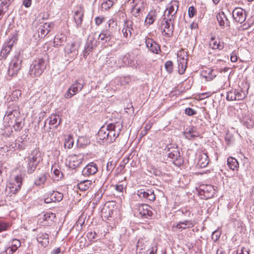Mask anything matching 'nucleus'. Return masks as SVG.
<instances>
[{
    "instance_id": "1",
    "label": "nucleus",
    "mask_w": 254,
    "mask_h": 254,
    "mask_svg": "<svg viewBox=\"0 0 254 254\" xmlns=\"http://www.w3.org/2000/svg\"><path fill=\"white\" fill-rule=\"evenodd\" d=\"M26 163L27 172L29 174L34 173L38 165L42 160L41 153L38 148L33 150L30 154L25 158Z\"/></svg>"
},
{
    "instance_id": "2",
    "label": "nucleus",
    "mask_w": 254,
    "mask_h": 254,
    "mask_svg": "<svg viewBox=\"0 0 254 254\" xmlns=\"http://www.w3.org/2000/svg\"><path fill=\"white\" fill-rule=\"evenodd\" d=\"M46 67L45 60L42 58H37L30 65L29 74L32 77H38L43 72Z\"/></svg>"
},
{
    "instance_id": "3",
    "label": "nucleus",
    "mask_w": 254,
    "mask_h": 254,
    "mask_svg": "<svg viewBox=\"0 0 254 254\" xmlns=\"http://www.w3.org/2000/svg\"><path fill=\"white\" fill-rule=\"evenodd\" d=\"M22 60L18 55L15 56L10 62L7 74L9 76H16L21 67Z\"/></svg>"
},
{
    "instance_id": "4",
    "label": "nucleus",
    "mask_w": 254,
    "mask_h": 254,
    "mask_svg": "<svg viewBox=\"0 0 254 254\" xmlns=\"http://www.w3.org/2000/svg\"><path fill=\"white\" fill-rule=\"evenodd\" d=\"M168 157L173 160V162L177 166H180L183 164V160L180 155V152L177 148H168Z\"/></svg>"
},
{
    "instance_id": "5",
    "label": "nucleus",
    "mask_w": 254,
    "mask_h": 254,
    "mask_svg": "<svg viewBox=\"0 0 254 254\" xmlns=\"http://www.w3.org/2000/svg\"><path fill=\"white\" fill-rule=\"evenodd\" d=\"M84 86V84L81 83L79 80L75 81L68 88L64 94L65 98L68 99L72 97L78 91H81Z\"/></svg>"
},
{
    "instance_id": "6",
    "label": "nucleus",
    "mask_w": 254,
    "mask_h": 254,
    "mask_svg": "<svg viewBox=\"0 0 254 254\" xmlns=\"http://www.w3.org/2000/svg\"><path fill=\"white\" fill-rule=\"evenodd\" d=\"M246 96V93L241 89H232L227 92L226 99L228 101L241 100Z\"/></svg>"
},
{
    "instance_id": "7",
    "label": "nucleus",
    "mask_w": 254,
    "mask_h": 254,
    "mask_svg": "<svg viewBox=\"0 0 254 254\" xmlns=\"http://www.w3.org/2000/svg\"><path fill=\"white\" fill-rule=\"evenodd\" d=\"M198 193L200 195H203V198L208 199L214 194V189L211 185H202L199 187Z\"/></svg>"
},
{
    "instance_id": "8",
    "label": "nucleus",
    "mask_w": 254,
    "mask_h": 254,
    "mask_svg": "<svg viewBox=\"0 0 254 254\" xmlns=\"http://www.w3.org/2000/svg\"><path fill=\"white\" fill-rule=\"evenodd\" d=\"M98 42L93 35H90L87 39L83 51V57L86 58L92 52V50L97 46Z\"/></svg>"
},
{
    "instance_id": "9",
    "label": "nucleus",
    "mask_w": 254,
    "mask_h": 254,
    "mask_svg": "<svg viewBox=\"0 0 254 254\" xmlns=\"http://www.w3.org/2000/svg\"><path fill=\"white\" fill-rule=\"evenodd\" d=\"M107 143H111L113 142L119 136L120 129L119 130H116V125L114 124H110L107 126Z\"/></svg>"
},
{
    "instance_id": "10",
    "label": "nucleus",
    "mask_w": 254,
    "mask_h": 254,
    "mask_svg": "<svg viewBox=\"0 0 254 254\" xmlns=\"http://www.w3.org/2000/svg\"><path fill=\"white\" fill-rule=\"evenodd\" d=\"M152 209L150 205L146 204H141L138 206L139 214L143 218L150 219L153 215Z\"/></svg>"
},
{
    "instance_id": "11",
    "label": "nucleus",
    "mask_w": 254,
    "mask_h": 254,
    "mask_svg": "<svg viewBox=\"0 0 254 254\" xmlns=\"http://www.w3.org/2000/svg\"><path fill=\"white\" fill-rule=\"evenodd\" d=\"M137 194L140 198L146 199L150 201H153L156 198L154 190L152 189H140L137 190Z\"/></svg>"
},
{
    "instance_id": "12",
    "label": "nucleus",
    "mask_w": 254,
    "mask_h": 254,
    "mask_svg": "<svg viewBox=\"0 0 254 254\" xmlns=\"http://www.w3.org/2000/svg\"><path fill=\"white\" fill-rule=\"evenodd\" d=\"M54 27L53 22H46L41 25L38 30V37L44 38Z\"/></svg>"
},
{
    "instance_id": "13",
    "label": "nucleus",
    "mask_w": 254,
    "mask_h": 254,
    "mask_svg": "<svg viewBox=\"0 0 254 254\" xmlns=\"http://www.w3.org/2000/svg\"><path fill=\"white\" fill-rule=\"evenodd\" d=\"M161 24L163 32H164V35L167 37H170L173 35V31L174 30V23H170L166 20V17H164L161 21Z\"/></svg>"
},
{
    "instance_id": "14",
    "label": "nucleus",
    "mask_w": 254,
    "mask_h": 254,
    "mask_svg": "<svg viewBox=\"0 0 254 254\" xmlns=\"http://www.w3.org/2000/svg\"><path fill=\"white\" fill-rule=\"evenodd\" d=\"M233 17L237 22L242 23L246 19L245 11L242 8L236 7L233 11Z\"/></svg>"
},
{
    "instance_id": "15",
    "label": "nucleus",
    "mask_w": 254,
    "mask_h": 254,
    "mask_svg": "<svg viewBox=\"0 0 254 254\" xmlns=\"http://www.w3.org/2000/svg\"><path fill=\"white\" fill-rule=\"evenodd\" d=\"M145 44L148 49L154 54H158V52L160 51L159 45L151 38H146Z\"/></svg>"
},
{
    "instance_id": "16",
    "label": "nucleus",
    "mask_w": 254,
    "mask_h": 254,
    "mask_svg": "<svg viewBox=\"0 0 254 254\" xmlns=\"http://www.w3.org/2000/svg\"><path fill=\"white\" fill-rule=\"evenodd\" d=\"M98 171V167L94 162H91L87 165L82 170L84 176H89L95 174Z\"/></svg>"
},
{
    "instance_id": "17",
    "label": "nucleus",
    "mask_w": 254,
    "mask_h": 254,
    "mask_svg": "<svg viewBox=\"0 0 254 254\" xmlns=\"http://www.w3.org/2000/svg\"><path fill=\"white\" fill-rule=\"evenodd\" d=\"M184 135L186 138L192 140L196 137H198L199 136V133L197 131L196 127H191L186 128L184 132Z\"/></svg>"
},
{
    "instance_id": "18",
    "label": "nucleus",
    "mask_w": 254,
    "mask_h": 254,
    "mask_svg": "<svg viewBox=\"0 0 254 254\" xmlns=\"http://www.w3.org/2000/svg\"><path fill=\"white\" fill-rule=\"evenodd\" d=\"M13 43L14 41L10 40L7 43H5L0 51V60H4L6 59L7 55L9 54L12 47L13 46Z\"/></svg>"
},
{
    "instance_id": "19",
    "label": "nucleus",
    "mask_w": 254,
    "mask_h": 254,
    "mask_svg": "<svg viewBox=\"0 0 254 254\" xmlns=\"http://www.w3.org/2000/svg\"><path fill=\"white\" fill-rule=\"evenodd\" d=\"M132 22L127 21L125 22L124 28L122 30L123 35L126 38H130L133 32Z\"/></svg>"
},
{
    "instance_id": "20",
    "label": "nucleus",
    "mask_w": 254,
    "mask_h": 254,
    "mask_svg": "<svg viewBox=\"0 0 254 254\" xmlns=\"http://www.w3.org/2000/svg\"><path fill=\"white\" fill-rule=\"evenodd\" d=\"M83 16V9L81 7L78 8L74 14V19L77 27H79L81 25Z\"/></svg>"
},
{
    "instance_id": "21",
    "label": "nucleus",
    "mask_w": 254,
    "mask_h": 254,
    "mask_svg": "<svg viewBox=\"0 0 254 254\" xmlns=\"http://www.w3.org/2000/svg\"><path fill=\"white\" fill-rule=\"evenodd\" d=\"M216 17L219 25L222 28H224L226 26H229V21L223 12H219L217 14Z\"/></svg>"
},
{
    "instance_id": "22",
    "label": "nucleus",
    "mask_w": 254,
    "mask_h": 254,
    "mask_svg": "<svg viewBox=\"0 0 254 254\" xmlns=\"http://www.w3.org/2000/svg\"><path fill=\"white\" fill-rule=\"evenodd\" d=\"M20 117V112H14V114H5L3 119L7 122L8 126H10L14 124V121H16Z\"/></svg>"
},
{
    "instance_id": "23",
    "label": "nucleus",
    "mask_w": 254,
    "mask_h": 254,
    "mask_svg": "<svg viewBox=\"0 0 254 254\" xmlns=\"http://www.w3.org/2000/svg\"><path fill=\"white\" fill-rule=\"evenodd\" d=\"M209 45L213 50H221L224 48V43L218 38L212 37L209 42Z\"/></svg>"
},
{
    "instance_id": "24",
    "label": "nucleus",
    "mask_w": 254,
    "mask_h": 254,
    "mask_svg": "<svg viewBox=\"0 0 254 254\" xmlns=\"http://www.w3.org/2000/svg\"><path fill=\"white\" fill-rule=\"evenodd\" d=\"M178 72L180 74L184 73L187 67V59L178 56Z\"/></svg>"
},
{
    "instance_id": "25",
    "label": "nucleus",
    "mask_w": 254,
    "mask_h": 254,
    "mask_svg": "<svg viewBox=\"0 0 254 254\" xmlns=\"http://www.w3.org/2000/svg\"><path fill=\"white\" fill-rule=\"evenodd\" d=\"M178 2L177 1H172L168 5L167 8L165 11V13L167 12L168 15L170 14H173L174 12V14H176L178 9ZM165 14H164V15Z\"/></svg>"
},
{
    "instance_id": "26",
    "label": "nucleus",
    "mask_w": 254,
    "mask_h": 254,
    "mask_svg": "<svg viewBox=\"0 0 254 254\" xmlns=\"http://www.w3.org/2000/svg\"><path fill=\"white\" fill-rule=\"evenodd\" d=\"M37 240L42 246L46 247L49 244V235L46 233L39 234L37 237Z\"/></svg>"
},
{
    "instance_id": "27",
    "label": "nucleus",
    "mask_w": 254,
    "mask_h": 254,
    "mask_svg": "<svg viewBox=\"0 0 254 254\" xmlns=\"http://www.w3.org/2000/svg\"><path fill=\"white\" fill-rule=\"evenodd\" d=\"M66 40V36L63 33L58 34L56 35L54 43L55 46H60L63 45Z\"/></svg>"
},
{
    "instance_id": "28",
    "label": "nucleus",
    "mask_w": 254,
    "mask_h": 254,
    "mask_svg": "<svg viewBox=\"0 0 254 254\" xmlns=\"http://www.w3.org/2000/svg\"><path fill=\"white\" fill-rule=\"evenodd\" d=\"M48 178L47 174L46 173H42L37 175L35 179L34 184L36 186L43 185Z\"/></svg>"
},
{
    "instance_id": "29",
    "label": "nucleus",
    "mask_w": 254,
    "mask_h": 254,
    "mask_svg": "<svg viewBox=\"0 0 254 254\" xmlns=\"http://www.w3.org/2000/svg\"><path fill=\"white\" fill-rule=\"evenodd\" d=\"M138 4L139 5H134L131 9L132 14L136 17L140 16L141 12L144 10L145 7V4H143L142 2Z\"/></svg>"
},
{
    "instance_id": "30",
    "label": "nucleus",
    "mask_w": 254,
    "mask_h": 254,
    "mask_svg": "<svg viewBox=\"0 0 254 254\" xmlns=\"http://www.w3.org/2000/svg\"><path fill=\"white\" fill-rule=\"evenodd\" d=\"M93 186V182L91 180H84L80 182L77 185L78 189L82 191L88 190Z\"/></svg>"
},
{
    "instance_id": "31",
    "label": "nucleus",
    "mask_w": 254,
    "mask_h": 254,
    "mask_svg": "<svg viewBox=\"0 0 254 254\" xmlns=\"http://www.w3.org/2000/svg\"><path fill=\"white\" fill-rule=\"evenodd\" d=\"M64 51L67 54H73L72 57L76 56L78 54L76 45L74 43L67 44L64 48Z\"/></svg>"
},
{
    "instance_id": "32",
    "label": "nucleus",
    "mask_w": 254,
    "mask_h": 254,
    "mask_svg": "<svg viewBox=\"0 0 254 254\" xmlns=\"http://www.w3.org/2000/svg\"><path fill=\"white\" fill-rule=\"evenodd\" d=\"M108 135V134H107V127H102L98 132V136L100 140H105V141L107 143Z\"/></svg>"
},
{
    "instance_id": "33",
    "label": "nucleus",
    "mask_w": 254,
    "mask_h": 254,
    "mask_svg": "<svg viewBox=\"0 0 254 254\" xmlns=\"http://www.w3.org/2000/svg\"><path fill=\"white\" fill-rule=\"evenodd\" d=\"M227 165L228 167L233 170H237L239 167V163L237 160L232 157L227 159Z\"/></svg>"
},
{
    "instance_id": "34",
    "label": "nucleus",
    "mask_w": 254,
    "mask_h": 254,
    "mask_svg": "<svg viewBox=\"0 0 254 254\" xmlns=\"http://www.w3.org/2000/svg\"><path fill=\"white\" fill-rule=\"evenodd\" d=\"M14 181L15 182V184H14V185L15 186V187L12 186L11 188V191H13V193H16L17 191L20 189L22 186V178L21 176H17L14 179Z\"/></svg>"
},
{
    "instance_id": "35",
    "label": "nucleus",
    "mask_w": 254,
    "mask_h": 254,
    "mask_svg": "<svg viewBox=\"0 0 254 254\" xmlns=\"http://www.w3.org/2000/svg\"><path fill=\"white\" fill-rule=\"evenodd\" d=\"M20 112L19 107L15 103H8V107L5 114H14V112Z\"/></svg>"
},
{
    "instance_id": "36",
    "label": "nucleus",
    "mask_w": 254,
    "mask_h": 254,
    "mask_svg": "<svg viewBox=\"0 0 254 254\" xmlns=\"http://www.w3.org/2000/svg\"><path fill=\"white\" fill-rule=\"evenodd\" d=\"M24 125V122L23 121V119L21 117L18 119L16 121H14V123L13 125H11V126H13L15 131L20 130L22 128Z\"/></svg>"
},
{
    "instance_id": "37",
    "label": "nucleus",
    "mask_w": 254,
    "mask_h": 254,
    "mask_svg": "<svg viewBox=\"0 0 254 254\" xmlns=\"http://www.w3.org/2000/svg\"><path fill=\"white\" fill-rule=\"evenodd\" d=\"M49 124L51 125H55L57 127L61 122V119L59 115H52L49 118Z\"/></svg>"
},
{
    "instance_id": "38",
    "label": "nucleus",
    "mask_w": 254,
    "mask_h": 254,
    "mask_svg": "<svg viewBox=\"0 0 254 254\" xmlns=\"http://www.w3.org/2000/svg\"><path fill=\"white\" fill-rule=\"evenodd\" d=\"M156 16V12L155 10L150 11L145 19V21L146 24H148L149 25L152 24L154 21Z\"/></svg>"
},
{
    "instance_id": "39",
    "label": "nucleus",
    "mask_w": 254,
    "mask_h": 254,
    "mask_svg": "<svg viewBox=\"0 0 254 254\" xmlns=\"http://www.w3.org/2000/svg\"><path fill=\"white\" fill-rule=\"evenodd\" d=\"M44 221L52 222L56 219V215L55 213L52 212H46L42 217ZM49 224V223H46L45 224Z\"/></svg>"
},
{
    "instance_id": "40",
    "label": "nucleus",
    "mask_w": 254,
    "mask_h": 254,
    "mask_svg": "<svg viewBox=\"0 0 254 254\" xmlns=\"http://www.w3.org/2000/svg\"><path fill=\"white\" fill-rule=\"evenodd\" d=\"M81 163V160L78 159L77 157L75 156L72 158L71 160L70 161L69 166L70 168L75 169L77 167H79Z\"/></svg>"
},
{
    "instance_id": "41",
    "label": "nucleus",
    "mask_w": 254,
    "mask_h": 254,
    "mask_svg": "<svg viewBox=\"0 0 254 254\" xmlns=\"http://www.w3.org/2000/svg\"><path fill=\"white\" fill-rule=\"evenodd\" d=\"M208 157L205 153H203L200 156V158L198 160V163L201 167H205L208 164Z\"/></svg>"
},
{
    "instance_id": "42",
    "label": "nucleus",
    "mask_w": 254,
    "mask_h": 254,
    "mask_svg": "<svg viewBox=\"0 0 254 254\" xmlns=\"http://www.w3.org/2000/svg\"><path fill=\"white\" fill-rule=\"evenodd\" d=\"M51 195L54 202H60L63 198V194L58 191H54Z\"/></svg>"
},
{
    "instance_id": "43",
    "label": "nucleus",
    "mask_w": 254,
    "mask_h": 254,
    "mask_svg": "<svg viewBox=\"0 0 254 254\" xmlns=\"http://www.w3.org/2000/svg\"><path fill=\"white\" fill-rule=\"evenodd\" d=\"M146 245L144 243V241L141 240H138L136 244V252L137 253H141L142 251L145 250L146 249Z\"/></svg>"
},
{
    "instance_id": "44",
    "label": "nucleus",
    "mask_w": 254,
    "mask_h": 254,
    "mask_svg": "<svg viewBox=\"0 0 254 254\" xmlns=\"http://www.w3.org/2000/svg\"><path fill=\"white\" fill-rule=\"evenodd\" d=\"M73 143V139L72 137L70 135H68L67 137L65 139V147H66L69 149L72 147Z\"/></svg>"
},
{
    "instance_id": "45",
    "label": "nucleus",
    "mask_w": 254,
    "mask_h": 254,
    "mask_svg": "<svg viewBox=\"0 0 254 254\" xmlns=\"http://www.w3.org/2000/svg\"><path fill=\"white\" fill-rule=\"evenodd\" d=\"M7 2H1V6H0V20H1L7 9Z\"/></svg>"
},
{
    "instance_id": "46",
    "label": "nucleus",
    "mask_w": 254,
    "mask_h": 254,
    "mask_svg": "<svg viewBox=\"0 0 254 254\" xmlns=\"http://www.w3.org/2000/svg\"><path fill=\"white\" fill-rule=\"evenodd\" d=\"M51 170L53 171V173L55 176V179L58 181L59 179L62 178L63 174L61 173L60 170L55 168V166H52Z\"/></svg>"
},
{
    "instance_id": "47",
    "label": "nucleus",
    "mask_w": 254,
    "mask_h": 254,
    "mask_svg": "<svg viewBox=\"0 0 254 254\" xmlns=\"http://www.w3.org/2000/svg\"><path fill=\"white\" fill-rule=\"evenodd\" d=\"M16 251V250L8 244V246L5 247L4 250L0 252V254H13Z\"/></svg>"
},
{
    "instance_id": "48",
    "label": "nucleus",
    "mask_w": 254,
    "mask_h": 254,
    "mask_svg": "<svg viewBox=\"0 0 254 254\" xmlns=\"http://www.w3.org/2000/svg\"><path fill=\"white\" fill-rule=\"evenodd\" d=\"M12 247H13L15 250H17L18 248L21 246V242L18 239H13L8 243Z\"/></svg>"
},
{
    "instance_id": "49",
    "label": "nucleus",
    "mask_w": 254,
    "mask_h": 254,
    "mask_svg": "<svg viewBox=\"0 0 254 254\" xmlns=\"http://www.w3.org/2000/svg\"><path fill=\"white\" fill-rule=\"evenodd\" d=\"M21 95V91L19 90H15L13 91L11 95L10 100L16 101Z\"/></svg>"
},
{
    "instance_id": "50",
    "label": "nucleus",
    "mask_w": 254,
    "mask_h": 254,
    "mask_svg": "<svg viewBox=\"0 0 254 254\" xmlns=\"http://www.w3.org/2000/svg\"><path fill=\"white\" fill-rule=\"evenodd\" d=\"M113 3L114 1L113 0H108L102 3L101 7L102 9L107 10L113 5Z\"/></svg>"
},
{
    "instance_id": "51",
    "label": "nucleus",
    "mask_w": 254,
    "mask_h": 254,
    "mask_svg": "<svg viewBox=\"0 0 254 254\" xmlns=\"http://www.w3.org/2000/svg\"><path fill=\"white\" fill-rule=\"evenodd\" d=\"M182 225H185L183 227V229H186L187 228H192L194 226V223L191 220H185L182 222Z\"/></svg>"
},
{
    "instance_id": "52",
    "label": "nucleus",
    "mask_w": 254,
    "mask_h": 254,
    "mask_svg": "<svg viewBox=\"0 0 254 254\" xmlns=\"http://www.w3.org/2000/svg\"><path fill=\"white\" fill-rule=\"evenodd\" d=\"M165 67L169 73H172L173 70V64L171 61L166 62L165 64Z\"/></svg>"
},
{
    "instance_id": "53",
    "label": "nucleus",
    "mask_w": 254,
    "mask_h": 254,
    "mask_svg": "<svg viewBox=\"0 0 254 254\" xmlns=\"http://www.w3.org/2000/svg\"><path fill=\"white\" fill-rule=\"evenodd\" d=\"M111 213H112V211L109 210L108 207H104L101 210L102 217H108L110 216Z\"/></svg>"
},
{
    "instance_id": "54",
    "label": "nucleus",
    "mask_w": 254,
    "mask_h": 254,
    "mask_svg": "<svg viewBox=\"0 0 254 254\" xmlns=\"http://www.w3.org/2000/svg\"><path fill=\"white\" fill-rule=\"evenodd\" d=\"M115 167V164L112 161L108 162L106 165L107 171L111 173Z\"/></svg>"
},
{
    "instance_id": "55",
    "label": "nucleus",
    "mask_w": 254,
    "mask_h": 254,
    "mask_svg": "<svg viewBox=\"0 0 254 254\" xmlns=\"http://www.w3.org/2000/svg\"><path fill=\"white\" fill-rule=\"evenodd\" d=\"M196 12V9L193 6L189 7L188 9V14L190 18L194 16Z\"/></svg>"
},
{
    "instance_id": "56",
    "label": "nucleus",
    "mask_w": 254,
    "mask_h": 254,
    "mask_svg": "<svg viewBox=\"0 0 254 254\" xmlns=\"http://www.w3.org/2000/svg\"><path fill=\"white\" fill-rule=\"evenodd\" d=\"M176 14H174V12H173V14H170L168 15V14H167V18H166V20L168 21V22H170V23H172L174 22V20L176 17Z\"/></svg>"
},
{
    "instance_id": "57",
    "label": "nucleus",
    "mask_w": 254,
    "mask_h": 254,
    "mask_svg": "<svg viewBox=\"0 0 254 254\" xmlns=\"http://www.w3.org/2000/svg\"><path fill=\"white\" fill-rule=\"evenodd\" d=\"M220 235V234L218 232H217V231H215L212 234L211 238L212 240H213L214 242H216L219 238Z\"/></svg>"
},
{
    "instance_id": "58",
    "label": "nucleus",
    "mask_w": 254,
    "mask_h": 254,
    "mask_svg": "<svg viewBox=\"0 0 254 254\" xmlns=\"http://www.w3.org/2000/svg\"><path fill=\"white\" fill-rule=\"evenodd\" d=\"M97 234L95 232H88L87 234V237L90 240H93L96 238Z\"/></svg>"
},
{
    "instance_id": "59",
    "label": "nucleus",
    "mask_w": 254,
    "mask_h": 254,
    "mask_svg": "<svg viewBox=\"0 0 254 254\" xmlns=\"http://www.w3.org/2000/svg\"><path fill=\"white\" fill-rule=\"evenodd\" d=\"M99 39H100L103 43H106L109 41V37L105 36L104 34L103 33H101L99 35Z\"/></svg>"
},
{
    "instance_id": "60",
    "label": "nucleus",
    "mask_w": 254,
    "mask_h": 254,
    "mask_svg": "<svg viewBox=\"0 0 254 254\" xmlns=\"http://www.w3.org/2000/svg\"><path fill=\"white\" fill-rule=\"evenodd\" d=\"M185 113L188 116H192L196 114V112L190 108H187L185 110Z\"/></svg>"
},
{
    "instance_id": "61",
    "label": "nucleus",
    "mask_w": 254,
    "mask_h": 254,
    "mask_svg": "<svg viewBox=\"0 0 254 254\" xmlns=\"http://www.w3.org/2000/svg\"><path fill=\"white\" fill-rule=\"evenodd\" d=\"M245 253L249 254V252L246 248L242 247L241 249L237 250L236 254H245Z\"/></svg>"
},
{
    "instance_id": "62",
    "label": "nucleus",
    "mask_w": 254,
    "mask_h": 254,
    "mask_svg": "<svg viewBox=\"0 0 254 254\" xmlns=\"http://www.w3.org/2000/svg\"><path fill=\"white\" fill-rule=\"evenodd\" d=\"M8 225L4 222H0V232L6 230Z\"/></svg>"
},
{
    "instance_id": "63",
    "label": "nucleus",
    "mask_w": 254,
    "mask_h": 254,
    "mask_svg": "<svg viewBox=\"0 0 254 254\" xmlns=\"http://www.w3.org/2000/svg\"><path fill=\"white\" fill-rule=\"evenodd\" d=\"M32 0H24L23 4L27 8L29 7L31 5Z\"/></svg>"
},
{
    "instance_id": "64",
    "label": "nucleus",
    "mask_w": 254,
    "mask_h": 254,
    "mask_svg": "<svg viewBox=\"0 0 254 254\" xmlns=\"http://www.w3.org/2000/svg\"><path fill=\"white\" fill-rule=\"evenodd\" d=\"M237 56L236 55V54L234 52H233L231 54V57H230V60L232 62H236L237 61Z\"/></svg>"
}]
</instances>
